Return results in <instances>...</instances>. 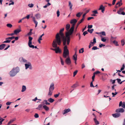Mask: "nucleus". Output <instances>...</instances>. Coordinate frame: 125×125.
Listing matches in <instances>:
<instances>
[{
	"mask_svg": "<svg viewBox=\"0 0 125 125\" xmlns=\"http://www.w3.org/2000/svg\"><path fill=\"white\" fill-rule=\"evenodd\" d=\"M28 39H29V41L28 44V46H29L31 44H32V41L33 39V38L32 37L30 36L29 37Z\"/></svg>",
	"mask_w": 125,
	"mask_h": 125,
	"instance_id": "2eb2a0df",
	"label": "nucleus"
},
{
	"mask_svg": "<svg viewBox=\"0 0 125 125\" xmlns=\"http://www.w3.org/2000/svg\"><path fill=\"white\" fill-rule=\"evenodd\" d=\"M122 4V0H120V1L118 2L116 4V5H119V6H121Z\"/></svg>",
	"mask_w": 125,
	"mask_h": 125,
	"instance_id": "c85d7f7f",
	"label": "nucleus"
},
{
	"mask_svg": "<svg viewBox=\"0 0 125 125\" xmlns=\"http://www.w3.org/2000/svg\"><path fill=\"white\" fill-rule=\"evenodd\" d=\"M93 25H88V26L87 28L89 29H91L92 28Z\"/></svg>",
	"mask_w": 125,
	"mask_h": 125,
	"instance_id": "69168bd1",
	"label": "nucleus"
},
{
	"mask_svg": "<svg viewBox=\"0 0 125 125\" xmlns=\"http://www.w3.org/2000/svg\"><path fill=\"white\" fill-rule=\"evenodd\" d=\"M99 48H97L96 46H94L92 48V50H95L97 49H99Z\"/></svg>",
	"mask_w": 125,
	"mask_h": 125,
	"instance_id": "de8ad7c7",
	"label": "nucleus"
},
{
	"mask_svg": "<svg viewBox=\"0 0 125 125\" xmlns=\"http://www.w3.org/2000/svg\"><path fill=\"white\" fill-rule=\"evenodd\" d=\"M121 45L123 46H124L125 44V40L124 39H123L121 41Z\"/></svg>",
	"mask_w": 125,
	"mask_h": 125,
	"instance_id": "f704fd0d",
	"label": "nucleus"
},
{
	"mask_svg": "<svg viewBox=\"0 0 125 125\" xmlns=\"http://www.w3.org/2000/svg\"><path fill=\"white\" fill-rule=\"evenodd\" d=\"M70 28V25L69 24H67L66 25L65 28L67 31H68Z\"/></svg>",
	"mask_w": 125,
	"mask_h": 125,
	"instance_id": "bb28decb",
	"label": "nucleus"
},
{
	"mask_svg": "<svg viewBox=\"0 0 125 125\" xmlns=\"http://www.w3.org/2000/svg\"><path fill=\"white\" fill-rule=\"evenodd\" d=\"M78 71L77 70H76L73 72V77H74L76 75L78 72Z\"/></svg>",
	"mask_w": 125,
	"mask_h": 125,
	"instance_id": "c03bdc74",
	"label": "nucleus"
},
{
	"mask_svg": "<svg viewBox=\"0 0 125 125\" xmlns=\"http://www.w3.org/2000/svg\"><path fill=\"white\" fill-rule=\"evenodd\" d=\"M78 86L77 84V83L75 84H73V86H71V87L73 88H74L77 87Z\"/></svg>",
	"mask_w": 125,
	"mask_h": 125,
	"instance_id": "a18cd8bd",
	"label": "nucleus"
},
{
	"mask_svg": "<svg viewBox=\"0 0 125 125\" xmlns=\"http://www.w3.org/2000/svg\"><path fill=\"white\" fill-rule=\"evenodd\" d=\"M44 102L45 104L46 105H49L50 104V103H49L46 100H44V101L43 102V103Z\"/></svg>",
	"mask_w": 125,
	"mask_h": 125,
	"instance_id": "79ce46f5",
	"label": "nucleus"
},
{
	"mask_svg": "<svg viewBox=\"0 0 125 125\" xmlns=\"http://www.w3.org/2000/svg\"><path fill=\"white\" fill-rule=\"evenodd\" d=\"M54 84L53 83H52L51 84L49 88V90H51L53 91L54 88Z\"/></svg>",
	"mask_w": 125,
	"mask_h": 125,
	"instance_id": "f8f14e48",
	"label": "nucleus"
},
{
	"mask_svg": "<svg viewBox=\"0 0 125 125\" xmlns=\"http://www.w3.org/2000/svg\"><path fill=\"white\" fill-rule=\"evenodd\" d=\"M25 69H27L28 68H29L31 70L32 69V67L31 64L30 63H28V64H25Z\"/></svg>",
	"mask_w": 125,
	"mask_h": 125,
	"instance_id": "1a4fd4ad",
	"label": "nucleus"
},
{
	"mask_svg": "<svg viewBox=\"0 0 125 125\" xmlns=\"http://www.w3.org/2000/svg\"><path fill=\"white\" fill-rule=\"evenodd\" d=\"M115 111L117 113H123L124 111V110L123 108H120L117 109Z\"/></svg>",
	"mask_w": 125,
	"mask_h": 125,
	"instance_id": "9d476101",
	"label": "nucleus"
},
{
	"mask_svg": "<svg viewBox=\"0 0 125 125\" xmlns=\"http://www.w3.org/2000/svg\"><path fill=\"white\" fill-rule=\"evenodd\" d=\"M15 37L14 36L11 37H8V38H7L5 39H9V40H12L13 39H14Z\"/></svg>",
	"mask_w": 125,
	"mask_h": 125,
	"instance_id": "c9c22d12",
	"label": "nucleus"
},
{
	"mask_svg": "<svg viewBox=\"0 0 125 125\" xmlns=\"http://www.w3.org/2000/svg\"><path fill=\"white\" fill-rule=\"evenodd\" d=\"M6 45L4 44H2L0 45V50H2L5 47Z\"/></svg>",
	"mask_w": 125,
	"mask_h": 125,
	"instance_id": "412c9836",
	"label": "nucleus"
},
{
	"mask_svg": "<svg viewBox=\"0 0 125 125\" xmlns=\"http://www.w3.org/2000/svg\"><path fill=\"white\" fill-rule=\"evenodd\" d=\"M53 91L49 90V92L48 94V95L49 96H51L52 94Z\"/></svg>",
	"mask_w": 125,
	"mask_h": 125,
	"instance_id": "4c0bfd02",
	"label": "nucleus"
},
{
	"mask_svg": "<svg viewBox=\"0 0 125 125\" xmlns=\"http://www.w3.org/2000/svg\"><path fill=\"white\" fill-rule=\"evenodd\" d=\"M32 34V32L30 31L27 34L26 36H30Z\"/></svg>",
	"mask_w": 125,
	"mask_h": 125,
	"instance_id": "3c124183",
	"label": "nucleus"
},
{
	"mask_svg": "<svg viewBox=\"0 0 125 125\" xmlns=\"http://www.w3.org/2000/svg\"><path fill=\"white\" fill-rule=\"evenodd\" d=\"M6 40L4 42H3V43H10L11 40H9V39H5Z\"/></svg>",
	"mask_w": 125,
	"mask_h": 125,
	"instance_id": "7c9ffc66",
	"label": "nucleus"
},
{
	"mask_svg": "<svg viewBox=\"0 0 125 125\" xmlns=\"http://www.w3.org/2000/svg\"><path fill=\"white\" fill-rule=\"evenodd\" d=\"M26 86L25 85H23L22 87V89L21 91L22 92H24L26 90Z\"/></svg>",
	"mask_w": 125,
	"mask_h": 125,
	"instance_id": "393cba45",
	"label": "nucleus"
},
{
	"mask_svg": "<svg viewBox=\"0 0 125 125\" xmlns=\"http://www.w3.org/2000/svg\"><path fill=\"white\" fill-rule=\"evenodd\" d=\"M21 31V29H17L15 30L14 32V34H17L19 33Z\"/></svg>",
	"mask_w": 125,
	"mask_h": 125,
	"instance_id": "6ab92c4d",
	"label": "nucleus"
},
{
	"mask_svg": "<svg viewBox=\"0 0 125 125\" xmlns=\"http://www.w3.org/2000/svg\"><path fill=\"white\" fill-rule=\"evenodd\" d=\"M119 106L120 107L122 106V107L125 108V102H124L122 103V102L120 101L119 103Z\"/></svg>",
	"mask_w": 125,
	"mask_h": 125,
	"instance_id": "ddd939ff",
	"label": "nucleus"
},
{
	"mask_svg": "<svg viewBox=\"0 0 125 125\" xmlns=\"http://www.w3.org/2000/svg\"><path fill=\"white\" fill-rule=\"evenodd\" d=\"M30 48H32L33 49L35 48V49H37V47L36 46H34L33 45H32V44L29 46Z\"/></svg>",
	"mask_w": 125,
	"mask_h": 125,
	"instance_id": "72a5a7b5",
	"label": "nucleus"
},
{
	"mask_svg": "<svg viewBox=\"0 0 125 125\" xmlns=\"http://www.w3.org/2000/svg\"><path fill=\"white\" fill-rule=\"evenodd\" d=\"M100 73V71H97L96 72H94L93 73H94V74L95 75V74H98L99 73Z\"/></svg>",
	"mask_w": 125,
	"mask_h": 125,
	"instance_id": "6e6d98bb",
	"label": "nucleus"
},
{
	"mask_svg": "<svg viewBox=\"0 0 125 125\" xmlns=\"http://www.w3.org/2000/svg\"><path fill=\"white\" fill-rule=\"evenodd\" d=\"M94 30L93 29H91V30L88 29L87 30V31L89 32L90 33H92Z\"/></svg>",
	"mask_w": 125,
	"mask_h": 125,
	"instance_id": "a19ab883",
	"label": "nucleus"
},
{
	"mask_svg": "<svg viewBox=\"0 0 125 125\" xmlns=\"http://www.w3.org/2000/svg\"><path fill=\"white\" fill-rule=\"evenodd\" d=\"M124 10V8H121L119 10L117 11V13L119 14H122L123 15H125V12L123 11Z\"/></svg>",
	"mask_w": 125,
	"mask_h": 125,
	"instance_id": "423d86ee",
	"label": "nucleus"
},
{
	"mask_svg": "<svg viewBox=\"0 0 125 125\" xmlns=\"http://www.w3.org/2000/svg\"><path fill=\"white\" fill-rule=\"evenodd\" d=\"M77 22V20L75 19H72L70 21V23L71 24H73L72 26V27H73V28H74V25H75V24Z\"/></svg>",
	"mask_w": 125,
	"mask_h": 125,
	"instance_id": "6e6552de",
	"label": "nucleus"
},
{
	"mask_svg": "<svg viewBox=\"0 0 125 125\" xmlns=\"http://www.w3.org/2000/svg\"><path fill=\"white\" fill-rule=\"evenodd\" d=\"M61 62L62 65H63L64 64V62L62 59L61 57H60Z\"/></svg>",
	"mask_w": 125,
	"mask_h": 125,
	"instance_id": "c756f323",
	"label": "nucleus"
},
{
	"mask_svg": "<svg viewBox=\"0 0 125 125\" xmlns=\"http://www.w3.org/2000/svg\"><path fill=\"white\" fill-rule=\"evenodd\" d=\"M71 111V109L70 108H68V109H65L63 111V115L65 114L70 112Z\"/></svg>",
	"mask_w": 125,
	"mask_h": 125,
	"instance_id": "4468645a",
	"label": "nucleus"
},
{
	"mask_svg": "<svg viewBox=\"0 0 125 125\" xmlns=\"http://www.w3.org/2000/svg\"><path fill=\"white\" fill-rule=\"evenodd\" d=\"M34 116L35 118H38L39 117V115L37 113H35L34 115Z\"/></svg>",
	"mask_w": 125,
	"mask_h": 125,
	"instance_id": "5fc2aeb1",
	"label": "nucleus"
},
{
	"mask_svg": "<svg viewBox=\"0 0 125 125\" xmlns=\"http://www.w3.org/2000/svg\"><path fill=\"white\" fill-rule=\"evenodd\" d=\"M98 10H101L102 12L103 13H104L105 10V7L102 5H101L100 6Z\"/></svg>",
	"mask_w": 125,
	"mask_h": 125,
	"instance_id": "9b49d317",
	"label": "nucleus"
},
{
	"mask_svg": "<svg viewBox=\"0 0 125 125\" xmlns=\"http://www.w3.org/2000/svg\"><path fill=\"white\" fill-rule=\"evenodd\" d=\"M31 17L32 18L35 24H38L37 22L35 20V18L34 17H33L32 16Z\"/></svg>",
	"mask_w": 125,
	"mask_h": 125,
	"instance_id": "cd10ccee",
	"label": "nucleus"
},
{
	"mask_svg": "<svg viewBox=\"0 0 125 125\" xmlns=\"http://www.w3.org/2000/svg\"><path fill=\"white\" fill-rule=\"evenodd\" d=\"M94 120L95 122V123L96 124V125H98L99 124V122L97 120L96 118H94Z\"/></svg>",
	"mask_w": 125,
	"mask_h": 125,
	"instance_id": "b1692460",
	"label": "nucleus"
},
{
	"mask_svg": "<svg viewBox=\"0 0 125 125\" xmlns=\"http://www.w3.org/2000/svg\"><path fill=\"white\" fill-rule=\"evenodd\" d=\"M19 60L21 62H26L27 61L25 59L22 57H21L19 59Z\"/></svg>",
	"mask_w": 125,
	"mask_h": 125,
	"instance_id": "a211bd4d",
	"label": "nucleus"
},
{
	"mask_svg": "<svg viewBox=\"0 0 125 125\" xmlns=\"http://www.w3.org/2000/svg\"><path fill=\"white\" fill-rule=\"evenodd\" d=\"M73 59L75 61H76L77 60V55H76V51L75 52V53L73 56Z\"/></svg>",
	"mask_w": 125,
	"mask_h": 125,
	"instance_id": "aec40b11",
	"label": "nucleus"
},
{
	"mask_svg": "<svg viewBox=\"0 0 125 125\" xmlns=\"http://www.w3.org/2000/svg\"><path fill=\"white\" fill-rule=\"evenodd\" d=\"M93 12L95 14H97L98 13V12L97 10H94L93 11Z\"/></svg>",
	"mask_w": 125,
	"mask_h": 125,
	"instance_id": "338daca9",
	"label": "nucleus"
},
{
	"mask_svg": "<svg viewBox=\"0 0 125 125\" xmlns=\"http://www.w3.org/2000/svg\"><path fill=\"white\" fill-rule=\"evenodd\" d=\"M35 16L37 19H39L40 18V15L39 13H37L35 15Z\"/></svg>",
	"mask_w": 125,
	"mask_h": 125,
	"instance_id": "473e14b6",
	"label": "nucleus"
},
{
	"mask_svg": "<svg viewBox=\"0 0 125 125\" xmlns=\"http://www.w3.org/2000/svg\"><path fill=\"white\" fill-rule=\"evenodd\" d=\"M90 86L91 87H94L95 86H94L92 82H91L90 84Z\"/></svg>",
	"mask_w": 125,
	"mask_h": 125,
	"instance_id": "e2e57ef3",
	"label": "nucleus"
},
{
	"mask_svg": "<svg viewBox=\"0 0 125 125\" xmlns=\"http://www.w3.org/2000/svg\"><path fill=\"white\" fill-rule=\"evenodd\" d=\"M101 40L102 41L105 42L106 41V39L104 38H101Z\"/></svg>",
	"mask_w": 125,
	"mask_h": 125,
	"instance_id": "864d4df0",
	"label": "nucleus"
},
{
	"mask_svg": "<svg viewBox=\"0 0 125 125\" xmlns=\"http://www.w3.org/2000/svg\"><path fill=\"white\" fill-rule=\"evenodd\" d=\"M64 30V28H63L61 29L59 31V33H57L55 36V39L53 41V45L54 46H56L57 44L55 43L57 42V43L58 45H60L61 44L62 41L61 39V37L63 41V38L64 36V34L62 32Z\"/></svg>",
	"mask_w": 125,
	"mask_h": 125,
	"instance_id": "f257e3e1",
	"label": "nucleus"
},
{
	"mask_svg": "<svg viewBox=\"0 0 125 125\" xmlns=\"http://www.w3.org/2000/svg\"><path fill=\"white\" fill-rule=\"evenodd\" d=\"M69 6L70 7V9L72 10L73 9L72 7L73 6V4L71 3V1H69Z\"/></svg>",
	"mask_w": 125,
	"mask_h": 125,
	"instance_id": "4be33fe9",
	"label": "nucleus"
},
{
	"mask_svg": "<svg viewBox=\"0 0 125 125\" xmlns=\"http://www.w3.org/2000/svg\"><path fill=\"white\" fill-rule=\"evenodd\" d=\"M11 103H12L11 102H8L6 103V104L7 105H9Z\"/></svg>",
	"mask_w": 125,
	"mask_h": 125,
	"instance_id": "680f3d73",
	"label": "nucleus"
},
{
	"mask_svg": "<svg viewBox=\"0 0 125 125\" xmlns=\"http://www.w3.org/2000/svg\"><path fill=\"white\" fill-rule=\"evenodd\" d=\"M117 81V82L118 83L120 84V83L121 80V79H117L116 80Z\"/></svg>",
	"mask_w": 125,
	"mask_h": 125,
	"instance_id": "bf43d9fd",
	"label": "nucleus"
},
{
	"mask_svg": "<svg viewBox=\"0 0 125 125\" xmlns=\"http://www.w3.org/2000/svg\"><path fill=\"white\" fill-rule=\"evenodd\" d=\"M88 32H87V31H85L83 32V35L85 36L86 34H88Z\"/></svg>",
	"mask_w": 125,
	"mask_h": 125,
	"instance_id": "052dcab7",
	"label": "nucleus"
},
{
	"mask_svg": "<svg viewBox=\"0 0 125 125\" xmlns=\"http://www.w3.org/2000/svg\"><path fill=\"white\" fill-rule=\"evenodd\" d=\"M65 62L66 64L68 65H69L71 63V62L69 56H68L66 59Z\"/></svg>",
	"mask_w": 125,
	"mask_h": 125,
	"instance_id": "0eeeda50",
	"label": "nucleus"
},
{
	"mask_svg": "<svg viewBox=\"0 0 125 125\" xmlns=\"http://www.w3.org/2000/svg\"><path fill=\"white\" fill-rule=\"evenodd\" d=\"M60 94V93H58V94H55L54 95V96L55 98L57 97Z\"/></svg>",
	"mask_w": 125,
	"mask_h": 125,
	"instance_id": "8fccbe9b",
	"label": "nucleus"
},
{
	"mask_svg": "<svg viewBox=\"0 0 125 125\" xmlns=\"http://www.w3.org/2000/svg\"><path fill=\"white\" fill-rule=\"evenodd\" d=\"M12 0H10V2H11V3H10L9 4V5H13L14 4V2L13 1H11Z\"/></svg>",
	"mask_w": 125,
	"mask_h": 125,
	"instance_id": "603ef678",
	"label": "nucleus"
},
{
	"mask_svg": "<svg viewBox=\"0 0 125 125\" xmlns=\"http://www.w3.org/2000/svg\"><path fill=\"white\" fill-rule=\"evenodd\" d=\"M113 43L116 46H119V44H118V42L117 41L115 40H114L113 41Z\"/></svg>",
	"mask_w": 125,
	"mask_h": 125,
	"instance_id": "58836bf2",
	"label": "nucleus"
},
{
	"mask_svg": "<svg viewBox=\"0 0 125 125\" xmlns=\"http://www.w3.org/2000/svg\"><path fill=\"white\" fill-rule=\"evenodd\" d=\"M19 69L18 67L13 68L9 73L10 76L11 77L15 76L19 72Z\"/></svg>",
	"mask_w": 125,
	"mask_h": 125,
	"instance_id": "20e7f679",
	"label": "nucleus"
},
{
	"mask_svg": "<svg viewBox=\"0 0 125 125\" xmlns=\"http://www.w3.org/2000/svg\"><path fill=\"white\" fill-rule=\"evenodd\" d=\"M43 108L47 111H48L49 110V108L46 105H44L43 106Z\"/></svg>",
	"mask_w": 125,
	"mask_h": 125,
	"instance_id": "5701e85b",
	"label": "nucleus"
},
{
	"mask_svg": "<svg viewBox=\"0 0 125 125\" xmlns=\"http://www.w3.org/2000/svg\"><path fill=\"white\" fill-rule=\"evenodd\" d=\"M60 12L59 11V10H58L57 11V16L58 17L59 16V15H60Z\"/></svg>",
	"mask_w": 125,
	"mask_h": 125,
	"instance_id": "13d9d810",
	"label": "nucleus"
},
{
	"mask_svg": "<svg viewBox=\"0 0 125 125\" xmlns=\"http://www.w3.org/2000/svg\"><path fill=\"white\" fill-rule=\"evenodd\" d=\"M28 6L29 7L32 8L34 6V4L32 3H31V4H29L28 5Z\"/></svg>",
	"mask_w": 125,
	"mask_h": 125,
	"instance_id": "37998d69",
	"label": "nucleus"
},
{
	"mask_svg": "<svg viewBox=\"0 0 125 125\" xmlns=\"http://www.w3.org/2000/svg\"><path fill=\"white\" fill-rule=\"evenodd\" d=\"M125 67V66L124 65V64L123 65L122 67L120 69L121 71H122L124 70V69Z\"/></svg>",
	"mask_w": 125,
	"mask_h": 125,
	"instance_id": "09e8293b",
	"label": "nucleus"
},
{
	"mask_svg": "<svg viewBox=\"0 0 125 125\" xmlns=\"http://www.w3.org/2000/svg\"><path fill=\"white\" fill-rule=\"evenodd\" d=\"M48 101L52 103L54 101V100L52 98H50L48 99Z\"/></svg>",
	"mask_w": 125,
	"mask_h": 125,
	"instance_id": "2f4dec72",
	"label": "nucleus"
},
{
	"mask_svg": "<svg viewBox=\"0 0 125 125\" xmlns=\"http://www.w3.org/2000/svg\"><path fill=\"white\" fill-rule=\"evenodd\" d=\"M105 44H100L99 45V47L100 48H101L102 47H104L105 46Z\"/></svg>",
	"mask_w": 125,
	"mask_h": 125,
	"instance_id": "4d7b16f0",
	"label": "nucleus"
},
{
	"mask_svg": "<svg viewBox=\"0 0 125 125\" xmlns=\"http://www.w3.org/2000/svg\"><path fill=\"white\" fill-rule=\"evenodd\" d=\"M43 105L42 104H41L40 105H39L38 107L36 108V109L39 110H42V107H43Z\"/></svg>",
	"mask_w": 125,
	"mask_h": 125,
	"instance_id": "f3484780",
	"label": "nucleus"
},
{
	"mask_svg": "<svg viewBox=\"0 0 125 125\" xmlns=\"http://www.w3.org/2000/svg\"><path fill=\"white\" fill-rule=\"evenodd\" d=\"M5 120L4 119L2 118L0 116V124L1 125L2 124V122Z\"/></svg>",
	"mask_w": 125,
	"mask_h": 125,
	"instance_id": "e433bc0d",
	"label": "nucleus"
},
{
	"mask_svg": "<svg viewBox=\"0 0 125 125\" xmlns=\"http://www.w3.org/2000/svg\"><path fill=\"white\" fill-rule=\"evenodd\" d=\"M113 117L115 118H117L120 116V114L119 113H116L112 115Z\"/></svg>",
	"mask_w": 125,
	"mask_h": 125,
	"instance_id": "dca6fc26",
	"label": "nucleus"
},
{
	"mask_svg": "<svg viewBox=\"0 0 125 125\" xmlns=\"http://www.w3.org/2000/svg\"><path fill=\"white\" fill-rule=\"evenodd\" d=\"M16 120V118H14L13 119H11L10 121L8 122V125H10L11 123L13 122Z\"/></svg>",
	"mask_w": 125,
	"mask_h": 125,
	"instance_id": "a878e982",
	"label": "nucleus"
},
{
	"mask_svg": "<svg viewBox=\"0 0 125 125\" xmlns=\"http://www.w3.org/2000/svg\"><path fill=\"white\" fill-rule=\"evenodd\" d=\"M82 14V13H81L80 12H79L77 13L76 14V16L77 17H80Z\"/></svg>",
	"mask_w": 125,
	"mask_h": 125,
	"instance_id": "ea45409f",
	"label": "nucleus"
},
{
	"mask_svg": "<svg viewBox=\"0 0 125 125\" xmlns=\"http://www.w3.org/2000/svg\"><path fill=\"white\" fill-rule=\"evenodd\" d=\"M7 27L10 28L12 26V25L10 24H7Z\"/></svg>",
	"mask_w": 125,
	"mask_h": 125,
	"instance_id": "49530a36",
	"label": "nucleus"
},
{
	"mask_svg": "<svg viewBox=\"0 0 125 125\" xmlns=\"http://www.w3.org/2000/svg\"><path fill=\"white\" fill-rule=\"evenodd\" d=\"M74 28L73 27H71L69 30L65 33V36L63 38L62 42L64 44L67 43V45H69L70 41V36L71 35L73 32Z\"/></svg>",
	"mask_w": 125,
	"mask_h": 125,
	"instance_id": "f03ea898",
	"label": "nucleus"
},
{
	"mask_svg": "<svg viewBox=\"0 0 125 125\" xmlns=\"http://www.w3.org/2000/svg\"><path fill=\"white\" fill-rule=\"evenodd\" d=\"M101 34L105 36L106 35L105 33V32L103 31L101 32Z\"/></svg>",
	"mask_w": 125,
	"mask_h": 125,
	"instance_id": "774afa93",
	"label": "nucleus"
},
{
	"mask_svg": "<svg viewBox=\"0 0 125 125\" xmlns=\"http://www.w3.org/2000/svg\"><path fill=\"white\" fill-rule=\"evenodd\" d=\"M55 43L57 44L56 46L55 47L53 45V42L52 44L53 47V48H55L54 49L51 48V49L53 51H55V52L56 53H58L59 52H61V50L60 49L59 47H57V45H58V44L57 43V42H56Z\"/></svg>",
	"mask_w": 125,
	"mask_h": 125,
	"instance_id": "39448f33",
	"label": "nucleus"
},
{
	"mask_svg": "<svg viewBox=\"0 0 125 125\" xmlns=\"http://www.w3.org/2000/svg\"><path fill=\"white\" fill-rule=\"evenodd\" d=\"M30 15L29 14V15H28L27 16L25 17V19L26 18L27 19H29L30 18Z\"/></svg>",
	"mask_w": 125,
	"mask_h": 125,
	"instance_id": "0e129e2a",
	"label": "nucleus"
},
{
	"mask_svg": "<svg viewBox=\"0 0 125 125\" xmlns=\"http://www.w3.org/2000/svg\"><path fill=\"white\" fill-rule=\"evenodd\" d=\"M64 47L63 52V57L64 58H66L68 56H69V52L68 50L67 49V46L66 45L67 43L64 44L63 42Z\"/></svg>",
	"mask_w": 125,
	"mask_h": 125,
	"instance_id": "7ed1b4c3",
	"label": "nucleus"
}]
</instances>
